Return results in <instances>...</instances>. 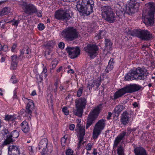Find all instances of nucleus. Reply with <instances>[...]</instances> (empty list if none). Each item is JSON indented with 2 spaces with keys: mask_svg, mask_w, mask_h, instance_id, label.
I'll return each mask as SVG.
<instances>
[{
  "mask_svg": "<svg viewBox=\"0 0 155 155\" xmlns=\"http://www.w3.org/2000/svg\"><path fill=\"white\" fill-rule=\"evenodd\" d=\"M117 153L118 155H124V149L122 146H120L118 148Z\"/></svg>",
  "mask_w": 155,
  "mask_h": 155,
  "instance_id": "obj_33",
  "label": "nucleus"
},
{
  "mask_svg": "<svg viewBox=\"0 0 155 155\" xmlns=\"http://www.w3.org/2000/svg\"><path fill=\"white\" fill-rule=\"evenodd\" d=\"M47 70L46 68H44L42 72L41 75H43L45 77H46L47 76Z\"/></svg>",
  "mask_w": 155,
  "mask_h": 155,
  "instance_id": "obj_46",
  "label": "nucleus"
},
{
  "mask_svg": "<svg viewBox=\"0 0 155 155\" xmlns=\"http://www.w3.org/2000/svg\"><path fill=\"white\" fill-rule=\"evenodd\" d=\"M75 125L74 124H71L70 125H69V129L70 130H74V129L75 128Z\"/></svg>",
  "mask_w": 155,
  "mask_h": 155,
  "instance_id": "obj_57",
  "label": "nucleus"
},
{
  "mask_svg": "<svg viewBox=\"0 0 155 155\" xmlns=\"http://www.w3.org/2000/svg\"><path fill=\"white\" fill-rule=\"evenodd\" d=\"M135 155H147L146 150L141 147H136L134 150Z\"/></svg>",
  "mask_w": 155,
  "mask_h": 155,
  "instance_id": "obj_22",
  "label": "nucleus"
},
{
  "mask_svg": "<svg viewBox=\"0 0 155 155\" xmlns=\"http://www.w3.org/2000/svg\"><path fill=\"white\" fill-rule=\"evenodd\" d=\"M65 135L63 137H62L61 140V144L62 146H64L66 142V140L67 139V137Z\"/></svg>",
  "mask_w": 155,
  "mask_h": 155,
  "instance_id": "obj_43",
  "label": "nucleus"
},
{
  "mask_svg": "<svg viewBox=\"0 0 155 155\" xmlns=\"http://www.w3.org/2000/svg\"><path fill=\"white\" fill-rule=\"evenodd\" d=\"M76 130L78 131V139L79 141L78 143L77 148L79 149L81 146L82 142L83 140L84 136L85 134V129L84 127L81 126V124H78L76 127Z\"/></svg>",
  "mask_w": 155,
  "mask_h": 155,
  "instance_id": "obj_11",
  "label": "nucleus"
},
{
  "mask_svg": "<svg viewBox=\"0 0 155 155\" xmlns=\"http://www.w3.org/2000/svg\"><path fill=\"white\" fill-rule=\"evenodd\" d=\"M55 18L58 20H67L71 18L70 14L67 13V11L57 10L55 12Z\"/></svg>",
  "mask_w": 155,
  "mask_h": 155,
  "instance_id": "obj_13",
  "label": "nucleus"
},
{
  "mask_svg": "<svg viewBox=\"0 0 155 155\" xmlns=\"http://www.w3.org/2000/svg\"><path fill=\"white\" fill-rule=\"evenodd\" d=\"M87 101L84 97H81L76 100L75 107L83 109L85 108Z\"/></svg>",
  "mask_w": 155,
  "mask_h": 155,
  "instance_id": "obj_17",
  "label": "nucleus"
},
{
  "mask_svg": "<svg viewBox=\"0 0 155 155\" xmlns=\"http://www.w3.org/2000/svg\"><path fill=\"white\" fill-rule=\"evenodd\" d=\"M48 143V140L46 138H45L42 139L39 144L38 148L39 150H42V155H43L45 153V149L47 148L48 149L49 146H47Z\"/></svg>",
  "mask_w": 155,
  "mask_h": 155,
  "instance_id": "obj_16",
  "label": "nucleus"
},
{
  "mask_svg": "<svg viewBox=\"0 0 155 155\" xmlns=\"http://www.w3.org/2000/svg\"><path fill=\"white\" fill-rule=\"evenodd\" d=\"M132 105L135 107H138V104L136 102H134V103L132 104Z\"/></svg>",
  "mask_w": 155,
  "mask_h": 155,
  "instance_id": "obj_63",
  "label": "nucleus"
},
{
  "mask_svg": "<svg viewBox=\"0 0 155 155\" xmlns=\"http://www.w3.org/2000/svg\"><path fill=\"white\" fill-rule=\"evenodd\" d=\"M103 9L104 10H109L110 9V7L109 6H105L103 7Z\"/></svg>",
  "mask_w": 155,
  "mask_h": 155,
  "instance_id": "obj_60",
  "label": "nucleus"
},
{
  "mask_svg": "<svg viewBox=\"0 0 155 155\" xmlns=\"http://www.w3.org/2000/svg\"><path fill=\"white\" fill-rule=\"evenodd\" d=\"M10 135L13 138H16L18 137L19 133L17 130H15L12 132Z\"/></svg>",
  "mask_w": 155,
  "mask_h": 155,
  "instance_id": "obj_36",
  "label": "nucleus"
},
{
  "mask_svg": "<svg viewBox=\"0 0 155 155\" xmlns=\"http://www.w3.org/2000/svg\"><path fill=\"white\" fill-rule=\"evenodd\" d=\"M50 98L49 99L48 98H47V100L48 102V105H49L50 104H51V105L52 107L53 106V104H52V99L51 98V95L50 96Z\"/></svg>",
  "mask_w": 155,
  "mask_h": 155,
  "instance_id": "obj_54",
  "label": "nucleus"
},
{
  "mask_svg": "<svg viewBox=\"0 0 155 155\" xmlns=\"http://www.w3.org/2000/svg\"><path fill=\"white\" fill-rule=\"evenodd\" d=\"M66 50L71 59L77 57L80 53V50L78 47H68Z\"/></svg>",
  "mask_w": 155,
  "mask_h": 155,
  "instance_id": "obj_14",
  "label": "nucleus"
},
{
  "mask_svg": "<svg viewBox=\"0 0 155 155\" xmlns=\"http://www.w3.org/2000/svg\"><path fill=\"white\" fill-rule=\"evenodd\" d=\"M116 13L119 18L122 16H125V10H116Z\"/></svg>",
  "mask_w": 155,
  "mask_h": 155,
  "instance_id": "obj_34",
  "label": "nucleus"
},
{
  "mask_svg": "<svg viewBox=\"0 0 155 155\" xmlns=\"http://www.w3.org/2000/svg\"><path fill=\"white\" fill-rule=\"evenodd\" d=\"M92 147V144L90 143H89L86 145V149L88 151L90 150L91 149Z\"/></svg>",
  "mask_w": 155,
  "mask_h": 155,
  "instance_id": "obj_52",
  "label": "nucleus"
},
{
  "mask_svg": "<svg viewBox=\"0 0 155 155\" xmlns=\"http://www.w3.org/2000/svg\"><path fill=\"white\" fill-rule=\"evenodd\" d=\"M34 13H35L37 14V15L39 17H41L42 16V13L41 10H34Z\"/></svg>",
  "mask_w": 155,
  "mask_h": 155,
  "instance_id": "obj_44",
  "label": "nucleus"
},
{
  "mask_svg": "<svg viewBox=\"0 0 155 155\" xmlns=\"http://www.w3.org/2000/svg\"><path fill=\"white\" fill-rule=\"evenodd\" d=\"M12 60V63H18V60H20L19 58V57H18L16 55H13L11 56Z\"/></svg>",
  "mask_w": 155,
  "mask_h": 155,
  "instance_id": "obj_39",
  "label": "nucleus"
},
{
  "mask_svg": "<svg viewBox=\"0 0 155 155\" xmlns=\"http://www.w3.org/2000/svg\"><path fill=\"white\" fill-rule=\"evenodd\" d=\"M9 155H20V152L17 146L12 145L9 146L8 148Z\"/></svg>",
  "mask_w": 155,
  "mask_h": 155,
  "instance_id": "obj_15",
  "label": "nucleus"
},
{
  "mask_svg": "<svg viewBox=\"0 0 155 155\" xmlns=\"http://www.w3.org/2000/svg\"><path fill=\"white\" fill-rule=\"evenodd\" d=\"M80 15L81 16H87L90 15L93 12V10L87 11V10H78Z\"/></svg>",
  "mask_w": 155,
  "mask_h": 155,
  "instance_id": "obj_29",
  "label": "nucleus"
},
{
  "mask_svg": "<svg viewBox=\"0 0 155 155\" xmlns=\"http://www.w3.org/2000/svg\"><path fill=\"white\" fill-rule=\"evenodd\" d=\"M112 114L111 112H109L108 113V115L107 116V119L109 120L110 119V117L111 116Z\"/></svg>",
  "mask_w": 155,
  "mask_h": 155,
  "instance_id": "obj_59",
  "label": "nucleus"
},
{
  "mask_svg": "<svg viewBox=\"0 0 155 155\" xmlns=\"http://www.w3.org/2000/svg\"><path fill=\"white\" fill-rule=\"evenodd\" d=\"M105 121L104 119L99 120L95 124L93 132V138L94 139L97 138L104 128Z\"/></svg>",
  "mask_w": 155,
  "mask_h": 155,
  "instance_id": "obj_7",
  "label": "nucleus"
},
{
  "mask_svg": "<svg viewBox=\"0 0 155 155\" xmlns=\"http://www.w3.org/2000/svg\"><path fill=\"white\" fill-rule=\"evenodd\" d=\"M146 6L150 10H155V4L153 2H149L146 5Z\"/></svg>",
  "mask_w": 155,
  "mask_h": 155,
  "instance_id": "obj_32",
  "label": "nucleus"
},
{
  "mask_svg": "<svg viewBox=\"0 0 155 155\" xmlns=\"http://www.w3.org/2000/svg\"><path fill=\"white\" fill-rule=\"evenodd\" d=\"M94 6L92 0H82L81 3L76 5V8L77 10H93Z\"/></svg>",
  "mask_w": 155,
  "mask_h": 155,
  "instance_id": "obj_10",
  "label": "nucleus"
},
{
  "mask_svg": "<svg viewBox=\"0 0 155 155\" xmlns=\"http://www.w3.org/2000/svg\"><path fill=\"white\" fill-rule=\"evenodd\" d=\"M64 44L62 42H60L58 44L59 47L61 49H63L64 48Z\"/></svg>",
  "mask_w": 155,
  "mask_h": 155,
  "instance_id": "obj_55",
  "label": "nucleus"
},
{
  "mask_svg": "<svg viewBox=\"0 0 155 155\" xmlns=\"http://www.w3.org/2000/svg\"><path fill=\"white\" fill-rule=\"evenodd\" d=\"M84 50L87 54L88 56L93 58L97 55L99 48L96 44H89L84 48Z\"/></svg>",
  "mask_w": 155,
  "mask_h": 155,
  "instance_id": "obj_6",
  "label": "nucleus"
},
{
  "mask_svg": "<svg viewBox=\"0 0 155 155\" xmlns=\"http://www.w3.org/2000/svg\"><path fill=\"white\" fill-rule=\"evenodd\" d=\"M12 22H13L12 24V25L17 26L18 24L19 23V20H15L14 19L8 22L7 23H10Z\"/></svg>",
  "mask_w": 155,
  "mask_h": 155,
  "instance_id": "obj_40",
  "label": "nucleus"
},
{
  "mask_svg": "<svg viewBox=\"0 0 155 155\" xmlns=\"http://www.w3.org/2000/svg\"><path fill=\"white\" fill-rule=\"evenodd\" d=\"M101 14L102 18L112 23L116 20L115 16L111 10H104Z\"/></svg>",
  "mask_w": 155,
  "mask_h": 155,
  "instance_id": "obj_12",
  "label": "nucleus"
},
{
  "mask_svg": "<svg viewBox=\"0 0 155 155\" xmlns=\"http://www.w3.org/2000/svg\"><path fill=\"white\" fill-rule=\"evenodd\" d=\"M123 106L121 105H119L116 107L114 110V112L117 114L118 116L123 110Z\"/></svg>",
  "mask_w": 155,
  "mask_h": 155,
  "instance_id": "obj_28",
  "label": "nucleus"
},
{
  "mask_svg": "<svg viewBox=\"0 0 155 155\" xmlns=\"http://www.w3.org/2000/svg\"><path fill=\"white\" fill-rule=\"evenodd\" d=\"M106 32L104 31L100 30L98 33L95 34V37L96 38V39H102L106 35Z\"/></svg>",
  "mask_w": 155,
  "mask_h": 155,
  "instance_id": "obj_27",
  "label": "nucleus"
},
{
  "mask_svg": "<svg viewBox=\"0 0 155 155\" xmlns=\"http://www.w3.org/2000/svg\"><path fill=\"white\" fill-rule=\"evenodd\" d=\"M34 13V10H25L24 16H25L32 15Z\"/></svg>",
  "mask_w": 155,
  "mask_h": 155,
  "instance_id": "obj_38",
  "label": "nucleus"
},
{
  "mask_svg": "<svg viewBox=\"0 0 155 155\" xmlns=\"http://www.w3.org/2000/svg\"><path fill=\"white\" fill-rule=\"evenodd\" d=\"M20 54L19 56V58L21 60L23 59L24 57L23 55L24 54H29V48L28 47H26L20 51Z\"/></svg>",
  "mask_w": 155,
  "mask_h": 155,
  "instance_id": "obj_26",
  "label": "nucleus"
},
{
  "mask_svg": "<svg viewBox=\"0 0 155 155\" xmlns=\"http://www.w3.org/2000/svg\"><path fill=\"white\" fill-rule=\"evenodd\" d=\"M62 111L65 115H67L69 114L68 110V109L67 107H64L62 108Z\"/></svg>",
  "mask_w": 155,
  "mask_h": 155,
  "instance_id": "obj_47",
  "label": "nucleus"
},
{
  "mask_svg": "<svg viewBox=\"0 0 155 155\" xmlns=\"http://www.w3.org/2000/svg\"><path fill=\"white\" fill-rule=\"evenodd\" d=\"M148 75V73L146 70L142 69L138 67L128 73L125 75V78L126 80L128 81L134 80H143L147 78Z\"/></svg>",
  "mask_w": 155,
  "mask_h": 155,
  "instance_id": "obj_1",
  "label": "nucleus"
},
{
  "mask_svg": "<svg viewBox=\"0 0 155 155\" xmlns=\"http://www.w3.org/2000/svg\"><path fill=\"white\" fill-rule=\"evenodd\" d=\"M124 7H125V5H124L122 3H120L116 4L114 5L115 10H121L122 8L124 9Z\"/></svg>",
  "mask_w": 155,
  "mask_h": 155,
  "instance_id": "obj_31",
  "label": "nucleus"
},
{
  "mask_svg": "<svg viewBox=\"0 0 155 155\" xmlns=\"http://www.w3.org/2000/svg\"><path fill=\"white\" fill-rule=\"evenodd\" d=\"M36 94V92L35 90H34L32 92L31 95L33 96H35Z\"/></svg>",
  "mask_w": 155,
  "mask_h": 155,
  "instance_id": "obj_64",
  "label": "nucleus"
},
{
  "mask_svg": "<svg viewBox=\"0 0 155 155\" xmlns=\"http://www.w3.org/2000/svg\"><path fill=\"white\" fill-rule=\"evenodd\" d=\"M43 76L40 75H37L36 77L37 81L38 83L41 82L43 80Z\"/></svg>",
  "mask_w": 155,
  "mask_h": 155,
  "instance_id": "obj_42",
  "label": "nucleus"
},
{
  "mask_svg": "<svg viewBox=\"0 0 155 155\" xmlns=\"http://www.w3.org/2000/svg\"><path fill=\"white\" fill-rule=\"evenodd\" d=\"M76 108V109H74L72 111L73 114L79 117H81L83 111V109L77 107Z\"/></svg>",
  "mask_w": 155,
  "mask_h": 155,
  "instance_id": "obj_24",
  "label": "nucleus"
},
{
  "mask_svg": "<svg viewBox=\"0 0 155 155\" xmlns=\"http://www.w3.org/2000/svg\"><path fill=\"white\" fill-rule=\"evenodd\" d=\"M21 129L25 133H27L29 132L30 127L28 123L26 121L22 122L21 124Z\"/></svg>",
  "mask_w": 155,
  "mask_h": 155,
  "instance_id": "obj_23",
  "label": "nucleus"
},
{
  "mask_svg": "<svg viewBox=\"0 0 155 155\" xmlns=\"http://www.w3.org/2000/svg\"><path fill=\"white\" fill-rule=\"evenodd\" d=\"M58 63V61L57 60H54L52 61L51 65L50 66H51V67L53 69H54L56 67Z\"/></svg>",
  "mask_w": 155,
  "mask_h": 155,
  "instance_id": "obj_41",
  "label": "nucleus"
},
{
  "mask_svg": "<svg viewBox=\"0 0 155 155\" xmlns=\"http://www.w3.org/2000/svg\"><path fill=\"white\" fill-rule=\"evenodd\" d=\"M105 45L106 47L107 48H110L112 45V43L110 40L105 39Z\"/></svg>",
  "mask_w": 155,
  "mask_h": 155,
  "instance_id": "obj_35",
  "label": "nucleus"
},
{
  "mask_svg": "<svg viewBox=\"0 0 155 155\" xmlns=\"http://www.w3.org/2000/svg\"><path fill=\"white\" fill-rule=\"evenodd\" d=\"M22 8L25 10H36V7L31 3L28 4L26 2L22 1L20 2Z\"/></svg>",
  "mask_w": 155,
  "mask_h": 155,
  "instance_id": "obj_19",
  "label": "nucleus"
},
{
  "mask_svg": "<svg viewBox=\"0 0 155 155\" xmlns=\"http://www.w3.org/2000/svg\"><path fill=\"white\" fill-rule=\"evenodd\" d=\"M114 64V59L113 58H111L109 60L108 65L106 68L105 71L107 73L111 71L113 68V64Z\"/></svg>",
  "mask_w": 155,
  "mask_h": 155,
  "instance_id": "obj_25",
  "label": "nucleus"
},
{
  "mask_svg": "<svg viewBox=\"0 0 155 155\" xmlns=\"http://www.w3.org/2000/svg\"><path fill=\"white\" fill-rule=\"evenodd\" d=\"M131 35L145 40H149L152 38L150 33L145 30H134L132 32Z\"/></svg>",
  "mask_w": 155,
  "mask_h": 155,
  "instance_id": "obj_8",
  "label": "nucleus"
},
{
  "mask_svg": "<svg viewBox=\"0 0 155 155\" xmlns=\"http://www.w3.org/2000/svg\"><path fill=\"white\" fill-rule=\"evenodd\" d=\"M17 65V63H11V68L13 70L15 69Z\"/></svg>",
  "mask_w": 155,
  "mask_h": 155,
  "instance_id": "obj_51",
  "label": "nucleus"
},
{
  "mask_svg": "<svg viewBox=\"0 0 155 155\" xmlns=\"http://www.w3.org/2000/svg\"><path fill=\"white\" fill-rule=\"evenodd\" d=\"M16 47H17V45L16 44H14L13 45L12 48V49H11V51L12 52H14L15 51V49L16 48Z\"/></svg>",
  "mask_w": 155,
  "mask_h": 155,
  "instance_id": "obj_58",
  "label": "nucleus"
},
{
  "mask_svg": "<svg viewBox=\"0 0 155 155\" xmlns=\"http://www.w3.org/2000/svg\"><path fill=\"white\" fill-rule=\"evenodd\" d=\"M141 87L137 84H130L120 89L114 94V99L116 100L126 93H131L139 90Z\"/></svg>",
  "mask_w": 155,
  "mask_h": 155,
  "instance_id": "obj_2",
  "label": "nucleus"
},
{
  "mask_svg": "<svg viewBox=\"0 0 155 155\" xmlns=\"http://www.w3.org/2000/svg\"><path fill=\"white\" fill-rule=\"evenodd\" d=\"M128 114L126 111L123 112L121 114L120 122L124 125L127 124L129 122Z\"/></svg>",
  "mask_w": 155,
  "mask_h": 155,
  "instance_id": "obj_21",
  "label": "nucleus"
},
{
  "mask_svg": "<svg viewBox=\"0 0 155 155\" xmlns=\"http://www.w3.org/2000/svg\"><path fill=\"white\" fill-rule=\"evenodd\" d=\"M61 35L66 41H70L78 38L79 33L74 27H69L63 30Z\"/></svg>",
  "mask_w": 155,
  "mask_h": 155,
  "instance_id": "obj_3",
  "label": "nucleus"
},
{
  "mask_svg": "<svg viewBox=\"0 0 155 155\" xmlns=\"http://www.w3.org/2000/svg\"><path fill=\"white\" fill-rule=\"evenodd\" d=\"M155 10H143L142 14L144 23L147 26L153 25Z\"/></svg>",
  "mask_w": 155,
  "mask_h": 155,
  "instance_id": "obj_5",
  "label": "nucleus"
},
{
  "mask_svg": "<svg viewBox=\"0 0 155 155\" xmlns=\"http://www.w3.org/2000/svg\"><path fill=\"white\" fill-rule=\"evenodd\" d=\"M12 137H11V135L9 136L7 135V136L6 139L4 142V144L6 145L13 142L14 141V140Z\"/></svg>",
  "mask_w": 155,
  "mask_h": 155,
  "instance_id": "obj_30",
  "label": "nucleus"
},
{
  "mask_svg": "<svg viewBox=\"0 0 155 155\" xmlns=\"http://www.w3.org/2000/svg\"><path fill=\"white\" fill-rule=\"evenodd\" d=\"M126 10H131V9H138L139 4L137 2L136 0H130L128 4L125 5Z\"/></svg>",
  "mask_w": 155,
  "mask_h": 155,
  "instance_id": "obj_18",
  "label": "nucleus"
},
{
  "mask_svg": "<svg viewBox=\"0 0 155 155\" xmlns=\"http://www.w3.org/2000/svg\"><path fill=\"white\" fill-rule=\"evenodd\" d=\"M102 104H100L95 107L88 114L86 121V128L88 129L89 127L94 123L98 117L100 110L102 109Z\"/></svg>",
  "mask_w": 155,
  "mask_h": 155,
  "instance_id": "obj_4",
  "label": "nucleus"
},
{
  "mask_svg": "<svg viewBox=\"0 0 155 155\" xmlns=\"http://www.w3.org/2000/svg\"><path fill=\"white\" fill-rule=\"evenodd\" d=\"M126 132L123 131L122 133L119 134L115 138L114 141L113 147H117L120 143V141L124 138L126 135Z\"/></svg>",
  "mask_w": 155,
  "mask_h": 155,
  "instance_id": "obj_20",
  "label": "nucleus"
},
{
  "mask_svg": "<svg viewBox=\"0 0 155 155\" xmlns=\"http://www.w3.org/2000/svg\"><path fill=\"white\" fill-rule=\"evenodd\" d=\"M134 11V10H125V14L131 15L134 13L135 12Z\"/></svg>",
  "mask_w": 155,
  "mask_h": 155,
  "instance_id": "obj_48",
  "label": "nucleus"
},
{
  "mask_svg": "<svg viewBox=\"0 0 155 155\" xmlns=\"http://www.w3.org/2000/svg\"><path fill=\"white\" fill-rule=\"evenodd\" d=\"M84 90V87L82 86L80 87L77 91V96L78 97H80L82 93Z\"/></svg>",
  "mask_w": 155,
  "mask_h": 155,
  "instance_id": "obj_37",
  "label": "nucleus"
},
{
  "mask_svg": "<svg viewBox=\"0 0 155 155\" xmlns=\"http://www.w3.org/2000/svg\"><path fill=\"white\" fill-rule=\"evenodd\" d=\"M11 118V117L9 115H6L5 117V120H8Z\"/></svg>",
  "mask_w": 155,
  "mask_h": 155,
  "instance_id": "obj_62",
  "label": "nucleus"
},
{
  "mask_svg": "<svg viewBox=\"0 0 155 155\" xmlns=\"http://www.w3.org/2000/svg\"><path fill=\"white\" fill-rule=\"evenodd\" d=\"M7 13V10H1L0 11V17L2 16Z\"/></svg>",
  "mask_w": 155,
  "mask_h": 155,
  "instance_id": "obj_53",
  "label": "nucleus"
},
{
  "mask_svg": "<svg viewBox=\"0 0 155 155\" xmlns=\"http://www.w3.org/2000/svg\"><path fill=\"white\" fill-rule=\"evenodd\" d=\"M28 149L29 151V153L31 155H34V152L32 149V147L31 146H29L28 147Z\"/></svg>",
  "mask_w": 155,
  "mask_h": 155,
  "instance_id": "obj_50",
  "label": "nucleus"
},
{
  "mask_svg": "<svg viewBox=\"0 0 155 155\" xmlns=\"http://www.w3.org/2000/svg\"><path fill=\"white\" fill-rule=\"evenodd\" d=\"M23 100L25 102L27 103V105L25 110L23 109L21 110L20 111L21 114L22 115L25 112L26 116H30L32 113V110L34 107V103L32 100L25 97L23 98Z\"/></svg>",
  "mask_w": 155,
  "mask_h": 155,
  "instance_id": "obj_9",
  "label": "nucleus"
},
{
  "mask_svg": "<svg viewBox=\"0 0 155 155\" xmlns=\"http://www.w3.org/2000/svg\"><path fill=\"white\" fill-rule=\"evenodd\" d=\"M38 29L40 31L42 30L45 28L44 24H39L38 25Z\"/></svg>",
  "mask_w": 155,
  "mask_h": 155,
  "instance_id": "obj_49",
  "label": "nucleus"
},
{
  "mask_svg": "<svg viewBox=\"0 0 155 155\" xmlns=\"http://www.w3.org/2000/svg\"><path fill=\"white\" fill-rule=\"evenodd\" d=\"M54 43L53 41H49L47 44V45L48 47H53L54 45Z\"/></svg>",
  "mask_w": 155,
  "mask_h": 155,
  "instance_id": "obj_56",
  "label": "nucleus"
},
{
  "mask_svg": "<svg viewBox=\"0 0 155 155\" xmlns=\"http://www.w3.org/2000/svg\"><path fill=\"white\" fill-rule=\"evenodd\" d=\"M97 150L95 149H93V151L92 153V154L94 155H97V152L96 151Z\"/></svg>",
  "mask_w": 155,
  "mask_h": 155,
  "instance_id": "obj_61",
  "label": "nucleus"
},
{
  "mask_svg": "<svg viewBox=\"0 0 155 155\" xmlns=\"http://www.w3.org/2000/svg\"><path fill=\"white\" fill-rule=\"evenodd\" d=\"M73 151L70 149L67 150L66 151V155H73Z\"/></svg>",
  "mask_w": 155,
  "mask_h": 155,
  "instance_id": "obj_45",
  "label": "nucleus"
}]
</instances>
